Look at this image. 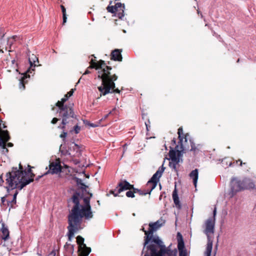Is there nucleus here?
Here are the masks:
<instances>
[{
    "instance_id": "58836bf2",
    "label": "nucleus",
    "mask_w": 256,
    "mask_h": 256,
    "mask_svg": "<svg viewBox=\"0 0 256 256\" xmlns=\"http://www.w3.org/2000/svg\"><path fill=\"white\" fill-rule=\"evenodd\" d=\"M196 148H195V146H194V144L192 143L190 150H191V151H195V150H196Z\"/></svg>"
},
{
    "instance_id": "f257e3e1",
    "label": "nucleus",
    "mask_w": 256,
    "mask_h": 256,
    "mask_svg": "<svg viewBox=\"0 0 256 256\" xmlns=\"http://www.w3.org/2000/svg\"><path fill=\"white\" fill-rule=\"evenodd\" d=\"M92 196V194H90V198H84V206L80 204V194L78 193H75L68 200V206L72 205V208L68 218L69 225L68 227V236L70 241L74 238V232L78 230L82 218L90 219L92 218L93 215L90 205V198Z\"/></svg>"
},
{
    "instance_id": "b1692460",
    "label": "nucleus",
    "mask_w": 256,
    "mask_h": 256,
    "mask_svg": "<svg viewBox=\"0 0 256 256\" xmlns=\"http://www.w3.org/2000/svg\"><path fill=\"white\" fill-rule=\"evenodd\" d=\"M28 170L26 172V178L27 179H31L32 178L33 180V181L34 180V177L35 176V174L32 172V168L34 167L31 166L30 165H28Z\"/></svg>"
},
{
    "instance_id": "37998d69",
    "label": "nucleus",
    "mask_w": 256,
    "mask_h": 256,
    "mask_svg": "<svg viewBox=\"0 0 256 256\" xmlns=\"http://www.w3.org/2000/svg\"><path fill=\"white\" fill-rule=\"evenodd\" d=\"M44 175L42 176H38V177L36 178V180L38 181Z\"/></svg>"
},
{
    "instance_id": "cd10ccee",
    "label": "nucleus",
    "mask_w": 256,
    "mask_h": 256,
    "mask_svg": "<svg viewBox=\"0 0 256 256\" xmlns=\"http://www.w3.org/2000/svg\"><path fill=\"white\" fill-rule=\"evenodd\" d=\"M134 192L136 194H138L140 196H144L148 194V192H147L146 190H139L138 188H134Z\"/></svg>"
},
{
    "instance_id": "6ab92c4d",
    "label": "nucleus",
    "mask_w": 256,
    "mask_h": 256,
    "mask_svg": "<svg viewBox=\"0 0 256 256\" xmlns=\"http://www.w3.org/2000/svg\"><path fill=\"white\" fill-rule=\"evenodd\" d=\"M122 56L121 51L118 49H116L111 53V59L114 60L122 61Z\"/></svg>"
},
{
    "instance_id": "4be33fe9",
    "label": "nucleus",
    "mask_w": 256,
    "mask_h": 256,
    "mask_svg": "<svg viewBox=\"0 0 256 256\" xmlns=\"http://www.w3.org/2000/svg\"><path fill=\"white\" fill-rule=\"evenodd\" d=\"M190 176L193 179L194 184L195 187H196L198 178V170L197 169H195L194 170H192L190 174Z\"/></svg>"
},
{
    "instance_id": "c03bdc74",
    "label": "nucleus",
    "mask_w": 256,
    "mask_h": 256,
    "mask_svg": "<svg viewBox=\"0 0 256 256\" xmlns=\"http://www.w3.org/2000/svg\"><path fill=\"white\" fill-rule=\"evenodd\" d=\"M60 137L62 138H64V131H62L60 134Z\"/></svg>"
},
{
    "instance_id": "680f3d73",
    "label": "nucleus",
    "mask_w": 256,
    "mask_h": 256,
    "mask_svg": "<svg viewBox=\"0 0 256 256\" xmlns=\"http://www.w3.org/2000/svg\"><path fill=\"white\" fill-rule=\"evenodd\" d=\"M178 236L180 235V233H179V232H178Z\"/></svg>"
},
{
    "instance_id": "603ef678",
    "label": "nucleus",
    "mask_w": 256,
    "mask_h": 256,
    "mask_svg": "<svg viewBox=\"0 0 256 256\" xmlns=\"http://www.w3.org/2000/svg\"><path fill=\"white\" fill-rule=\"evenodd\" d=\"M62 124H64V118H62Z\"/></svg>"
},
{
    "instance_id": "3c124183",
    "label": "nucleus",
    "mask_w": 256,
    "mask_h": 256,
    "mask_svg": "<svg viewBox=\"0 0 256 256\" xmlns=\"http://www.w3.org/2000/svg\"><path fill=\"white\" fill-rule=\"evenodd\" d=\"M6 126L5 125V124H3L2 126V128H6Z\"/></svg>"
},
{
    "instance_id": "ddd939ff",
    "label": "nucleus",
    "mask_w": 256,
    "mask_h": 256,
    "mask_svg": "<svg viewBox=\"0 0 256 256\" xmlns=\"http://www.w3.org/2000/svg\"><path fill=\"white\" fill-rule=\"evenodd\" d=\"M230 185L232 192L234 194L244 190V179L242 181L237 178H234L232 179Z\"/></svg>"
},
{
    "instance_id": "72a5a7b5",
    "label": "nucleus",
    "mask_w": 256,
    "mask_h": 256,
    "mask_svg": "<svg viewBox=\"0 0 256 256\" xmlns=\"http://www.w3.org/2000/svg\"><path fill=\"white\" fill-rule=\"evenodd\" d=\"M116 8H114V6H108L107 7V10L108 12L111 13H114L116 16V11L115 10Z\"/></svg>"
},
{
    "instance_id": "4468645a",
    "label": "nucleus",
    "mask_w": 256,
    "mask_h": 256,
    "mask_svg": "<svg viewBox=\"0 0 256 256\" xmlns=\"http://www.w3.org/2000/svg\"><path fill=\"white\" fill-rule=\"evenodd\" d=\"M169 156L170 162H169V166L176 168V165L179 162V158L176 156V154L174 150H170L169 152Z\"/></svg>"
},
{
    "instance_id": "de8ad7c7",
    "label": "nucleus",
    "mask_w": 256,
    "mask_h": 256,
    "mask_svg": "<svg viewBox=\"0 0 256 256\" xmlns=\"http://www.w3.org/2000/svg\"><path fill=\"white\" fill-rule=\"evenodd\" d=\"M238 162H240V166H242V160H237L236 162V163H238Z\"/></svg>"
},
{
    "instance_id": "aec40b11",
    "label": "nucleus",
    "mask_w": 256,
    "mask_h": 256,
    "mask_svg": "<svg viewBox=\"0 0 256 256\" xmlns=\"http://www.w3.org/2000/svg\"><path fill=\"white\" fill-rule=\"evenodd\" d=\"M30 72V70H27L25 74L21 78L20 80V83H19V88L20 89L24 90L25 89V84L27 83V80H26V78H28V74H27ZM28 77L30 78V76H28Z\"/></svg>"
},
{
    "instance_id": "7ed1b4c3",
    "label": "nucleus",
    "mask_w": 256,
    "mask_h": 256,
    "mask_svg": "<svg viewBox=\"0 0 256 256\" xmlns=\"http://www.w3.org/2000/svg\"><path fill=\"white\" fill-rule=\"evenodd\" d=\"M6 188L8 192L10 188L22 190L24 186L33 182V180L27 179L26 176H23L20 170H18L17 168L13 167L10 172L6 175Z\"/></svg>"
},
{
    "instance_id": "4d7b16f0",
    "label": "nucleus",
    "mask_w": 256,
    "mask_h": 256,
    "mask_svg": "<svg viewBox=\"0 0 256 256\" xmlns=\"http://www.w3.org/2000/svg\"><path fill=\"white\" fill-rule=\"evenodd\" d=\"M66 16H65V20H64L65 22H66Z\"/></svg>"
},
{
    "instance_id": "6e6552de",
    "label": "nucleus",
    "mask_w": 256,
    "mask_h": 256,
    "mask_svg": "<svg viewBox=\"0 0 256 256\" xmlns=\"http://www.w3.org/2000/svg\"><path fill=\"white\" fill-rule=\"evenodd\" d=\"M2 122V120L0 119V147L6 150V152H8V150L6 148V143L10 140V136L7 130H2L1 124Z\"/></svg>"
},
{
    "instance_id": "49530a36",
    "label": "nucleus",
    "mask_w": 256,
    "mask_h": 256,
    "mask_svg": "<svg viewBox=\"0 0 256 256\" xmlns=\"http://www.w3.org/2000/svg\"><path fill=\"white\" fill-rule=\"evenodd\" d=\"M90 73V72L88 70H86V71L84 72V74H88Z\"/></svg>"
},
{
    "instance_id": "c85d7f7f",
    "label": "nucleus",
    "mask_w": 256,
    "mask_h": 256,
    "mask_svg": "<svg viewBox=\"0 0 256 256\" xmlns=\"http://www.w3.org/2000/svg\"><path fill=\"white\" fill-rule=\"evenodd\" d=\"M18 38L16 36H14L8 38V44L10 46L14 42H15Z\"/></svg>"
},
{
    "instance_id": "a19ab883",
    "label": "nucleus",
    "mask_w": 256,
    "mask_h": 256,
    "mask_svg": "<svg viewBox=\"0 0 256 256\" xmlns=\"http://www.w3.org/2000/svg\"><path fill=\"white\" fill-rule=\"evenodd\" d=\"M29 62L30 64V67L32 68L33 66V64L34 65V67L36 66V64H34L35 61H34V63L32 62L30 60V58L29 59Z\"/></svg>"
},
{
    "instance_id": "052dcab7",
    "label": "nucleus",
    "mask_w": 256,
    "mask_h": 256,
    "mask_svg": "<svg viewBox=\"0 0 256 256\" xmlns=\"http://www.w3.org/2000/svg\"><path fill=\"white\" fill-rule=\"evenodd\" d=\"M64 134H65V138H66V132H65V133H64Z\"/></svg>"
},
{
    "instance_id": "a18cd8bd",
    "label": "nucleus",
    "mask_w": 256,
    "mask_h": 256,
    "mask_svg": "<svg viewBox=\"0 0 256 256\" xmlns=\"http://www.w3.org/2000/svg\"><path fill=\"white\" fill-rule=\"evenodd\" d=\"M7 146H8V147H12L13 146V144L12 143V142H8V144H7Z\"/></svg>"
},
{
    "instance_id": "f03ea898",
    "label": "nucleus",
    "mask_w": 256,
    "mask_h": 256,
    "mask_svg": "<svg viewBox=\"0 0 256 256\" xmlns=\"http://www.w3.org/2000/svg\"><path fill=\"white\" fill-rule=\"evenodd\" d=\"M105 63L103 60H100L96 62L92 59L90 61V66L88 68L100 70L98 71V77L102 79V83L101 86L98 88L100 92V96L113 92L120 93V90L118 88L114 89V81L117 80V76L116 74L110 76V70L112 69L110 66H106L105 68L102 69V66Z\"/></svg>"
},
{
    "instance_id": "4c0bfd02",
    "label": "nucleus",
    "mask_w": 256,
    "mask_h": 256,
    "mask_svg": "<svg viewBox=\"0 0 256 256\" xmlns=\"http://www.w3.org/2000/svg\"><path fill=\"white\" fill-rule=\"evenodd\" d=\"M58 120V118H52V120L51 122H52V124H56Z\"/></svg>"
},
{
    "instance_id": "79ce46f5",
    "label": "nucleus",
    "mask_w": 256,
    "mask_h": 256,
    "mask_svg": "<svg viewBox=\"0 0 256 256\" xmlns=\"http://www.w3.org/2000/svg\"><path fill=\"white\" fill-rule=\"evenodd\" d=\"M50 256H56V252L54 250H52L49 254Z\"/></svg>"
},
{
    "instance_id": "20e7f679",
    "label": "nucleus",
    "mask_w": 256,
    "mask_h": 256,
    "mask_svg": "<svg viewBox=\"0 0 256 256\" xmlns=\"http://www.w3.org/2000/svg\"><path fill=\"white\" fill-rule=\"evenodd\" d=\"M152 242V244L146 246L147 252L144 256H176V249L166 248L159 238H154Z\"/></svg>"
},
{
    "instance_id": "e433bc0d",
    "label": "nucleus",
    "mask_w": 256,
    "mask_h": 256,
    "mask_svg": "<svg viewBox=\"0 0 256 256\" xmlns=\"http://www.w3.org/2000/svg\"><path fill=\"white\" fill-rule=\"evenodd\" d=\"M179 256H187L186 250H182L179 252Z\"/></svg>"
},
{
    "instance_id": "13d9d810",
    "label": "nucleus",
    "mask_w": 256,
    "mask_h": 256,
    "mask_svg": "<svg viewBox=\"0 0 256 256\" xmlns=\"http://www.w3.org/2000/svg\"><path fill=\"white\" fill-rule=\"evenodd\" d=\"M14 62H15V60H12V62L13 64H14Z\"/></svg>"
},
{
    "instance_id": "39448f33",
    "label": "nucleus",
    "mask_w": 256,
    "mask_h": 256,
    "mask_svg": "<svg viewBox=\"0 0 256 256\" xmlns=\"http://www.w3.org/2000/svg\"><path fill=\"white\" fill-rule=\"evenodd\" d=\"M214 218H210L207 220L205 222L206 228L204 233L206 235L208 238V243L206 250L205 252V256H210L212 248V240L210 236L214 232V228L215 223V216L216 215V208L213 211Z\"/></svg>"
},
{
    "instance_id": "423d86ee",
    "label": "nucleus",
    "mask_w": 256,
    "mask_h": 256,
    "mask_svg": "<svg viewBox=\"0 0 256 256\" xmlns=\"http://www.w3.org/2000/svg\"><path fill=\"white\" fill-rule=\"evenodd\" d=\"M162 226V223H160V220H158L154 223H150L149 224V228L148 230H144V228H142V230L144 232L146 236H144V246L142 250V252L144 249L146 248V246L149 244H152V241L155 238H158L157 236H154L153 232L156 231Z\"/></svg>"
},
{
    "instance_id": "f704fd0d",
    "label": "nucleus",
    "mask_w": 256,
    "mask_h": 256,
    "mask_svg": "<svg viewBox=\"0 0 256 256\" xmlns=\"http://www.w3.org/2000/svg\"><path fill=\"white\" fill-rule=\"evenodd\" d=\"M18 170H20L23 176H26V170H24L23 166L21 164H19V169H18Z\"/></svg>"
},
{
    "instance_id": "7c9ffc66",
    "label": "nucleus",
    "mask_w": 256,
    "mask_h": 256,
    "mask_svg": "<svg viewBox=\"0 0 256 256\" xmlns=\"http://www.w3.org/2000/svg\"><path fill=\"white\" fill-rule=\"evenodd\" d=\"M134 188L133 187V188H132V190H129L128 192H126V196L127 197L132 198L135 196L134 194L136 193L134 192Z\"/></svg>"
},
{
    "instance_id": "5701e85b",
    "label": "nucleus",
    "mask_w": 256,
    "mask_h": 256,
    "mask_svg": "<svg viewBox=\"0 0 256 256\" xmlns=\"http://www.w3.org/2000/svg\"><path fill=\"white\" fill-rule=\"evenodd\" d=\"M244 189H253L255 187L254 183L250 179H244Z\"/></svg>"
},
{
    "instance_id": "2f4dec72",
    "label": "nucleus",
    "mask_w": 256,
    "mask_h": 256,
    "mask_svg": "<svg viewBox=\"0 0 256 256\" xmlns=\"http://www.w3.org/2000/svg\"><path fill=\"white\" fill-rule=\"evenodd\" d=\"M80 128L78 125L75 126L72 130H70V132L72 133H74L75 134H78L80 132Z\"/></svg>"
},
{
    "instance_id": "f3484780",
    "label": "nucleus",
    "mask_w": 256,
    "mask_h": 256,
    "mask_svg": "<svg viewBox=\"0 0 256 256\" xmlns=\"http://www.w3.org/2000/svg\"><path fill=\"white\" fill-rule=\"evenodd\" d=\"M56 108L54 106L52 108V110H56L57 112L60 110V114L64 116V114H62V112L64 110V98H62L60 101H58L56 104Z\"/></svg>"
},
{
    "instance_id": "0eeeda50",
    "label": "nucleus",
    "mask_w": 256,
    "mask_h": 256,
    "mask_svg": "<svg viewBox=\"0 0 256 256\" xmlns=\"http://www.w3.org/2000/svg\"><path fill=\"white\" fill-rule=\"evenodd\" d=\"M164 168L163 165L158 168L156 172L153 175L150 180L148 181L146 184V189L148 194L156 188L157 183L159 180V178L163 173Z\"/></svg>"
},
{
    "instance_id": "2eb2a0df",
    "label": "nucleus",
    "mask_w": 256,
    "mask_h": 256,
    "mask_svg": "<svg viewBox=\"0 0 256 256\" xmlns=\"http://www.w3.org/2000/svg\"><path fill=\"white\" fill-rule=\"evenodd\" d=\"M114 7L116 8V16L122 19L124 16V6L120 2H117Z\"/></svg>"
},
{
    "instance_id": "a211bd4d",
    "label": "nucleus",
    "mask_w": 256,
    "mask_h": 256,
    "mask_svg": "<svg viewBox=\"0 0 256 256\" xmlns=\"http://www.w3.org/2000/svg\"><path fill=\"white\" fill-rule=\"evenodd\" d=\"M183 130L182 128H180L178 129V138H180V142L181 144V150L184 151L186 150V146L185 144V143L187 142V140L185 138H184V141H183V138H182V134Z\"/></svg>"
},
{
    "instance_id": "9b49d317",
    "label": "nucleus",
    "mask_w": 256,
    "mask_h": 256,
    "mask_svg": "<svg viewBox=\"0 0 256 256\" xmlns=\"http://www.w3.org/2000/svg\"><path fill=\"white\" fill-rule=\"evenodd\" d=\"M62 166L59 158L56 159V162H50L49 164V170L47 171L44 175H46L48 174H58L62 171Z\"/></svg>"
},
{
    "instance_id": "c756f323",
    "label": "nucleus",
    "mask_w": 256,
    "mask_h": 256,
    "mask_svg": "<svg viewBox=\"0 0 256 256\" xmlns=\"http://www.w3.org/2000/svg\"><path fill=\"white\" fill-rule=\"evenodd\" d=\"M10 196V194H6L4 196L1 198V206H8L7 205V200L6 198H8V197Z\"/></svg>"
},
{
    "instance_id": "dca6fc26",
    "label": "nucleus",
    "mask_w": 256,
    "mask_h": 256,
    "mask_svg": "<svg viewBox=\"0 0 256 256\" xmlns=\"http://www.w3.org/2000/svg\"><path fill=\"white\" fill-rule=\"evenodd\" d=\"M0 232H2L1 238L2 240L6 241L10 238V231L7 226H5L4 223L2 224Z\"/></svg>"
},
{
    "instance_id": "473e14b6",
    "label": "nucleus",
    "mask_w": 256,
    "mask_h": 256,
    "mask_svg": "<svg viewBox=\"0 0 256 256\" xmlns=\"http://www.w3.org/2000/svg\"><path fill=\"white\" fill-rule=\"evenodd\" d=\"M74 90L75 89H72L66 94H65V102L68 100V98L72 95Z\"/></svg>"
},
{
    "instance_id": "1a4fd4ad",
    "label": "nucleus",
    "mask_w": 256,
    "mask_h": 256,
    "mask_svg": "<svg viewBox=\"0 0 256 256\" xmlns=\"http://www.w3.org/2000/svg\"><path fill=\"white\" fill-rule=\"evenodd\" d=\"M84 242V238L80 236H77L76 242L78 245L80 256H88L91 250L90 248L87 247Z\"/></svg>"
},
{
    "instance_id": "6e6d98bb",
    "label": "nucleus",
    "mask_w": 256,
    "mask_h": 256,
    "mask_svg": "<svg viewBox=\"0 0 256 256\" xmlns=\"http://www.w3.org/2000/svg\"><path fill=\"white\" fill-rule=\"evenodd\" d=\"M172 141L174 142V143H175V142H176V140H175L174 139V140H172Z\"/></svg>"
},
{
    "instance_id": "bf43d9fd",
    "label": "nucleus",
    "mask_w": 256,
    "mask_h": 256,
    "mask_svg": "<svg viewBox=\"0 0 256 256\" xmlns=\"http://www.w3.org/2000/svg\"><path fill=\"white\" fill-rule=\"evenodd\" d=\"M90 126L93 127L94 126V125H93L92 124H91Z\"/></svg>"
},
{
    "instance_id": "a878e982",
    "label": "nucleus",
    "mask_w": 256,
    "mask_h": 256,
    "mask_svg": "<svg viewBox=\"0 0 256 256\" xmlns=\"http://www.w3.org/2000/svg\"><path fill=\"white\" fill-rule=\"evenodd\" d=\"M172 198H173L174 203L175 204L176 206L180 208V204L179 198H178V194H177L176 190H174L172 192Z\"/></svg>"
},
{
    "instance_id": "864d4df0",
    "label": "nucleus",
    "mask_w": 256,
    "mask_h": 256,
    "mask_svg": "<svg viewBox=\"0 0 256 256\" xmlns=\"http://www.w3.org/2000/svg\"><path fill=\"white\" fill-rule=\"evenodd\" d=\"M64 166H65V170H66V168H68V166H67L66 164H65V165H64Z\"/></svg>"
},
{
    "instance_id": "5fc2aeb1",
    "label": "nucleus",
    "mask_w": 256,
    "mask_h": 256,
    "mask_svg": "<svg viewBox=\"0 0 256 256\" xmlns=\"http://www.w3.org/2000/svg\"><path fill=\"white\" fill-rule=\"evenodd\" d=\"M146 128H147V130H148V126L147 124H146Z\"/></svg>"
},
{
    "instance_id": "9d476101",
    "label": "nucleus",
    "mask_w": 256,
    "mask_h": 256,
    "mask_svg": "<svg viewBox=\"0 0 256 256\" xmlns=\"http://www.w3.org/2000/svg\"><path fill=\"white\" fill-rule=\"evenodd\" d=\"M68 150L65 151V156L70 155L72 157L79 156L81 154L80 147L74 142H70L68 145Z\"/></svg>"
},
{
    "instance_id": "393cba45",
    "label": "nucleus",
    "mask_w": 256,
    "mask_h": 256,
    "mask_svg": "<svg viewBox=\"0 0 256 256\" xmlns=\"http://www.w3.org/2000/svg\"><path fill=\"white\" fill-rule=\"evenodd\" d=\"M74 112L71 108H67L65 106V117L73 118Z\"/></svg>"
},
{
    "instance_id": "e2e57ef3",
    "label": "nucleus",
    "mask_w": 256,
    "mask_h": 256,
    "mask_svg": "<svg viewBox=\"0 0 256 256\" xmlns=\"http://www.w3.org/2000/svg\"><path fill=\"white\" fill-rule=\"evenodd\" d=\"M80 79H82V78L80 80H78V82L80 81Z\"/></svg>"
},
{
    "instance_id": "c9c22d12",
    "label": "nucleus",
    "mask_w": 256,
    "mask_h": 256,
    "mask_svg": "<svg viewBox=\"0 0 256 256\" xmlns=\"http://www.w3.org/2000/svg\"><path fill=\"white\" fill-rule=\"evenodd\" d=\"M60 8H61L62 12V24H64V5L62 4H60Z\"/></svg>"
},
{
    "instance_id": "412c9836",
    "label": "nucleus",
    "mask_w": 256,
    "mask_h": 256,
    "mask_svg": "<svg viewBox=\"0 0 256 256\" xmlns=\"http://www.w3.org/2000/svg\"><path fill=\"white\" fill-rule=\"evenodd\" d=\"M18 194V191L16 190L15 193L13 195L12 200H10L8 198L7 200V205L8 206H10L9 210L10 208H14V205L16 204V196Z\"/></svg>"
},
{
    "instance_id": "ea45409f",
    "label": "nucleus",
    "mask_w": 256,
    "mask_h": 256,
    "mask_svg": "<svg viewBox=\"0 0 256 256\" xmlns=\"http://www.w3.org/2000/svg\"><path fill=\"white\" fill-rule=\"evenodd\" d=\"M4 182V180H3V178H2V174L0 176V186H2V184Z\"/></svg>"
},
{
    "instance_id": "f8f14e48",
    "label": "nucleus",
    "mask_w": 256,
    "mask_h": 256,
    "mask_svg": "<svg viewBox=\"0 0 256 256\" xmlns=\"http://www.w3.org/2000/svg\"><path fill=\"white\" fill-rule=\"evenodd\" d=\"M134 186L130 184L126 180H121L118 184V186L116 188L118 189L117 192L115 193L114 191L110 190V192L114 194V196H118V194L126 190H131L132 188H133Z\"/></svg>"
},
{
    "instance_id": "bb28decb",
    "label": "nucleus",
    "mask_w": 256,
    "mask_h": 256,
    "mask_svg": "<svg viewBox=\"0 0 256 256\" xmlns=\"http://www.w3.org/2000/svg\"><path fill=\"white\" fill-rule=\"evenodd\" d=\"M178 248L179 252L186 250L184 248V240H183L181 236H180V238L178 239Z\"/></svg>"
},
{
    "instance_id": "09e8293b",
    "label": "nucleus",
    "mask_w": 256,
    "mask_h": 256,
    "mask_svg": "<svg viewBox=\"0 0 256 256\" xmlns=\"http://www.w3.org/2000/svg\"><path fill=\"white\" fill-rule=\"evenodd\" d=\"M60 150L62 152L63 150H62V144H61L60 146Z\"/></svg>"
},
{
    "instance_id": "8fccbe9b",
    "label": "nucleus",
    "mask_w": 256,
    "mask_h": 256,
    "mask_svg": "<svg viewBox=\"0 0 256 256\" xmlns=\"http://www.w3.org/2000/svg\"><path fill=\"white\" fill-rule=\"evenodd\" d=\"M110 114V112L108 114H106L105 116H104V119H106L108 118V114Z\"/></svg>"
}]
</instances>
